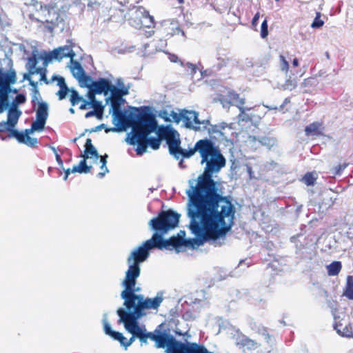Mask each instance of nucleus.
<instances>
[{
    "label": "nucleus",
    "mask_w": 353,
    "mask_h": 353,
    "mask_svg": "<svg viewBox=\"0 0 353 353\" xmlns=\"http://www.w3.org/2000/svg\"><path fill=\"white\" fill-rule=\"evenodd\" d=\"M196 150L201 163H205V166L196 184H191L186 191L190 228L201 241L199 245L212 241L214 246H221L233 225L236 212L230 198L218 192L216 183L212 179L213 174L225 165L226 160L219 147L210 139L197 141Z\"/></svg>",
    "instance_id": "obj_1"
},
{
    "label": "nucleus",
    "mask_w": 353,
    "mask_h": 353,
    "mask_svg": "<svg viewBox=\"0 0 353 353\" xmlns=\"http://www.w3.org/2000/svg\"><path fill=\"white\" fill-rule=\"evenodd\" d=\"M141 128L134 129V134L131 135L128 141L129 144L137 145L136 149L137 154H142L146 152L148 145L153 150H158L160 147L161 140L165 139L169 148L172 149V145L176 135H179L176 130L169 126H161L157 130V138H148V135L156 130L157 122L153 114L143 118Z\"/></svg>",
    "instance_id": "obj_2"
},
{
    "label": "nucleus",
    "mask_w": 353,
    "mask_h": 353,
    "mask_svg": "<svg viewBox=\"0 0 353 353\" xmlns=\"http://www.w3.org/2000/svg\"><path fill=\"white\" fill-rule=\"evenodd\" d=\"M152 341L157 348H166V353H201L204 345L196 343H183L177 341L167 332L155 330L152 335Z\"/></svg>",
    "instance_id": "obj_3"
},
{
    "label": "nucleus",
    "mask_w": 353,
    "mask_h": 353,
    "mask_svg": "<svg viewBox=\"0 0 353 353\" xmlns=\"http://www.w3.org/2000/svg\"><path fill=\"white\" fill-rule=\"evenodd\" d=\"M162 301L163 298L161 296H156L153 299H144L143 295L136 294L134 293L132 297L130 296V297L125 299L123 305L128 311L133 309V313L142 316L144 315L143 310L150 309L157 310Z\"/></svg>",
    "instance_id": "obj_4"
},
{
    "label": "nucleus",
    "mask_w": 353,
    "mask_h": 353,
    "mask_svg": "<svg viewBox=\"0 0 353 353\" xmlns=\"http://www.w3.org/2000/svg\"><path fill=\"white\" fill-rule=\"evenodd\" d=\"M179 218L180 214L171 210L161 211L157 217L150 221V225L155 233L162 235L175 228L178 225Z\"/></svg>",
    "instance_id": "obj_5"
},
{
    "label": "nucleus",
    "mask_w": 353,
    "mask_h": 353,
    "mask_svg": "<svg viewBox=\"0 0 353 353\" xmlns=\"http://www.w3.org/2000/svg\"><path fill=\"white\" fill-rule=\"evenodd\" d=\"M113 112V116L118 120L123 126L131 127L132 132L131 134L134 135V129L141 128L142 121L143 118L148 117L151 113L143 110L139 108H132V111L126 115L121 111V106L119 107L118 110L112 108Z\"/></svg>",
    "instance_id": "obj_6"
},
{
    "label": "nucleus",
    "mask_w": 353,
    "mask_h": 353,
    "mask_svg": "<svg viewBox=\"0 0 353 353\" xmlns=\"http://www.w3.org/2000/svg\"><path fill=\"white\" fill-rule=\"evenodd\" d=\"M16 81L17 77L14 70L8 72L0 70V113L10 106L8 94L11 91L10 84L15 83Z\"/></svg>",
    "instance_id": "obj_7"
},
{
    "label": "nucleus",
    "mask_w": 353,
    "mask_h": 353,
    "mask_svg": "<svg viewBox=\"0 0 353 353\" xmlns=\"http://www.w3.org/2000/svg\"><path fill=\"white\" fill-rule=\"evenodd\" d=\"M120 319L119 322L124 324L125 330L134 336L139 337V334H142L146 332L145 328H142L139 325L138 319L141 316L130 311H126L123 308H119L117 311Z\"/></svg>",
    "instance_id": "obj_8"
},
{
    "label": "nucleus",
    "mask_w": 353,
    "mask_h": 353,
    "mask_svg": "<svg viewBox=\"0 0 353 353\" xmlns=\"http://www.w3.org/2000/svg\"><path fill=\"white\" fill-rule=\"evenodd\" d=\"M141 269L139 265L129 264V268L125 272V277L123 281V285L125 290L121 292V298L124 300L134 296V294L139 290V288H135L137 279L139 276Z\"/></svg>",
    "instance_id": "obj_9"
},
{
    "label": "nucleus",
    "mask_w": 353,
    "mask_h": 353,
    "mask_svg": "<svg viewBox=\"0 0 353 353\" xmlns=\"http://www.w3.org/2000/svg\"><path fill=\"white\" fill-rule=\"evenodd\" d=\"M157 248L153 236L151 239L145 241L142 245L134 250L128 256L127 261L128 264L139 265V263L145 261L150 255V250Z\"/></svg>",
    "instance_id": "obj_10"
},
{
    "label": "nucleus",
    "mask_w": 353,
    "mask_h": 353,
    "mask_svg": "<svg viewBox=\"0 0 353 353\" xmlns=\"http://www.w3.org/2000/svg\"><path fill=\"white\" fill-rule=\"evenodd\" d=\"M153 240H154L157 248L162 250L163 248H169L172 246L177 250L182 246L192 245V240L185 239L179 236H172L169 239L163 240L162 235L158 233L153 234Z\"/></svg>",
    "instance_id": "obj_11"
},
{
    "label": "nucleus",
    "mask_w": 353,
    "mask_h": 353,
    "mask_svg": "<svg viewBox=\"0 0 353 353\" xmlns=\"http://www.w3.org/2000/svg\"><path fill=\"white\" fill-rule=\"evenodd\" d=\"M219 101L223 107H229L230 105L236 106L241 113H244L245 99L240 97L239 94L234 90L228 91L225 94H221L219 97Z\"/></svg>",
    "instance_id": "obj_12"
},
{
    "label": "nucleus",
    "mask_w": 353,
    "mask_h": 353,
    "mask_svg": "<svg viewBox=\"0 0 353 353\" xmlns=\"http://www.w3.org/2000/svg\"><path fill=\"white\" fill-rule=\"evenodd\" d=\"M103 330L105 334L110 336L114 340L118 341L121 345L123 346L125 350H127L129 346H130L134 341L137 336H132L127 339L122 333L113 331L111 328L110 325L106 320L103 321Z\"/></svg>",
    "instance_id": "obj_13"
},
{
    "label": "nucleus",
    "mask_w": 353,
    "mask_h": 353,
    "mask_svg": "<svg viewBox=\"0 0 353 353\" xmlns=\"http://www.w3.org/2000/svg\"><path fill=\"white\" fill-rule=\"evenodd\" d=\"M179 135H176L173 144L172 145V149H170V153L176 159L179 158L180 156H182L183 158H190L192 155L197 152V150H196V143L193 148H190L188 150H185L180 147L181 141L179 138Z\"/></svg>",
    "instance_id": "obj_14"
},
{
    "label": "nucleus",
    "mask_w": 353,
    "mask_h": 353,
    "mask_svg": "<svg viewBox=\"0 0 353 353\" xmlns=\"http://www.w3.org/2000/svg\"><path fill=\"white\" fill-rule=\"evenodd\" d=\"M111 82L105 78H100L97 81H94L90 89L97 94H103L107 95L111 88Z\"/></svg>",
    "instance_id": "obj_15"
},
{
    "label": "nucleus",
    "mask_w": 353,
    "mask_h": 353,
    "mask_svg": "<svg viewBox=\"0 0 353 353\" xmlns=\"http://www.w3.org/2000/svg\"><path fill=\"white\" fill-rule=\"evenodd\" d=\"M334 328L343 337L353 338V326L347 322L336 321Z\"/></svg>",
    "instance_id": "obj_16"
},
{
    "label": "nucleus",
    "mask_w": 353,
    "mask_h": 353,
    "mask_svg": "<svg viewBox=\"0 0 353 353\" xmlns=\"http://www.w3.org/2000/svg\"><path fill=\"white\" fill-rule=\"evenodd\" d=\"M111 93L110 97L108 99L110 100L111 108L118 110L119 106L124 103L125 100L121 94L119 88H117L111 83V88L110 91Z\"/></svg>",
    "instance_id": "obj_17"
},
{
    "label": "nucleus",
    "mask_w": 353,
    "mask_h": 353,
    "mask_svg": "<svg viewBox=\"0 0 353 353\" xmlns=\"http://www.w3.org/2000/svg\"><path fill=\"white\" fill-rule=\"evenodd\" d=\"M21 115V112L18 108L10 105L7 116V121L10 126L14 128Z\"/></svg>",
    "instance_id": "obj_18"
},
{
    "label": "nucleus",
    "mask_w": 353,
    "mask_h": 353,
    "mask_svg": "<svg viewBox=\"0 0 353 353\" xmlns=\"http://www.w3.org/2000/svg\"><path fill=\"white\" fill-rule=\"evenodd\" d=\"M53 50H57V57H55L56 60L61 61L63 58L69 57L71 60H73L74 57L75 56V53L72 49H71L68 46H64L61 47H59L57 48L54 49Z\"/></svg>",
    "instance_id": "obj_19"
},
{
    "label": "nucleus",
    "mask_w": 353,
    "mask_h": 353,
    "mask_svg": "<svg viewBox=\"0 0 353 353\" xmlns=\"http://www.w3.org/2000/svg\"><path fill=\"white\" fill-rule=\"evenodd\" d=\"M90 156V157H94L96 159H98L99 157L98 152L97 151V150L92 143L91 139L88 138L86 139L85 143L84 154H81V157L85 159H88Z\"/></svg>",
    "instance_id": "obj_20"
},
{
    "label": "nucleus",
    "mask_w": 353,
    "mask_h": 353,
    "mask_svg": "<svg viewBox=\"0 0 353 353\" xmlns=\"http://www.w3.org/2000/svg\"><path fill=\"white\" fill-rule=\"evenodd\" d=\"M322 123L319 122H313L305 128V132L307 136L316 135L320 136L323 134L322 132Z\"/></svg>",
    "instance_id": "obj_21"
},
{
    "label": "nucleus",
    "mask_w": 353,
    "mask_h": 353,
    "mask_svg": "<svg viewBox=\"0 0 353 353\" xmlns=\"http://www.w3.org/2000/svg\"><path fill=\"white\" fill-rule=\"evenodd\" d=\"M166 34L167 36L173 37L174 35H177L181 34L183 37H185V34L184 31L181 29L179 26L176 22H171L170 26L166 28Z\"/></svg>",
    "instance_id": "obj_22"
},
{
    "label": "nucleus",
    "mask_w": 353,
    "mask_h": 353,
    "mask_svg": "<svg viewBox=\"0 0 353 353\" xmlns=\"http://www.w3.org/2000/svg\"><path fill=\"white\" fill-rule=\"evenodd\" d=\"M343 295L349 300H353V276H347L346 278L345 286L343 289Z\"/></svg>",
    "instance_id": "obj_23"
},
{
    "label": "nucleus",
    "mask_w": 353,
    "mask_h": 353,
    "mask_svg": "<svg viewBox=\"0 0 353 353\" xmlns=\"http://www.w3.org/2000/svg\"><path fill=\"white\" fill-rule=\"evenodd\" d=\"M298 79L296 77L289 76L285 82L281 85V88L283 90L292 91L296 88Z\"/></svg>",
    "instance_id": "obj_24"
},
{
    "label": "nucleus",
    "mask_w": 353,
    "mask_h": 353,
    "mask_svg": "<svg viewBox=\"0 0 353 353\" xmlns=\"http://www.w3.org/2000/svg\"><path fill=\"white\" fill-rule=\"evenodd\" d=\"M48 117V107L46 102L38 103L36 110V118L47 120Z\"/></svg>",
    "instance_id": "obj_25"
},
{
    "label": "nucleus",
    "mask_w": 353,
    "mask_h": 353,
    "mask_svg": "<svg viewBox=\"0 0 353 353\" xmlns=\"http://www.w3.org/2000/svg\"><path fill=\"white\" fill-rule=\"evenodd\" d=\"M342 269V264L340 261H333L327 266L329 276H337Z\"/></svg>",
    "instance_id": "obj_26"
},
{
    "label": "nucleus",
    "mask_w": 353,
    "mask_h": 353,
    "mask_svg": "<svg viewBox=\"0 0 353 353\" xmlns=\"http://www.w3.org/2000/svg\"><path fill=\"white\" fill-rule=\"evenodd\" d=\"M88 159L83 158V159L79 162V165L77 166H74L72 168V172H79V173H88L90 172L92 166H89L87 165L86 160Z\"/></svg>",
    "instance_id": "obj_27"
},
{
    "label": "nucleus",
    "mask_w": 353,
    "mask_h": 353,
    "mask_svg": "<svg viewBox=\"0 0 353 353\" xmlns=\"http://www.w3.org/2000/svg\"><path fill=\"white\" fill-rule=\"evenodd\" d=\"M96 94L94 91H92L91 89L88 90V92L87 93V97L88 100H85V101H83V103L80 104L79 109L80 110H85L88 108V106L97 101L96 99Z\"/></svg>",
    "instance_id": "obj_28"
},
{
    "label": "nucleus",
    "mask_w": 353,
    "mask_h": 353,
    "mask_svg": "<svg viewBox=\"0 0 353 353\" xmlns=\"http://www.w3.org/2000/svg\"><path fill=\"white\" fill-rule=\"evenodd\" d=\"M41 10L43 12H47L48 16L52 14L54 16L56 17V19H57L59 17V13L57 11V6L55 3L41 5Z\"/></svg>",
    "instance_id": "obj_29"
},
{
    "label": "nucleus",
    "mask_w": 353,
    "mask_h": 353,
    "mask_svg": "<svg viewBox=\"0 0 353 353\" xmlns=\"http://www.w3.org/2000/svg\"><path fill=\"white\" fill-rule=\"evenodd\" d=\"M71 71L72 72L73 76L77 79L79 77L85 73L84 70L83 69L81 65L79 62L77 61H72V67Z\"/></svg>",
    "instance_id": "obj_30"
},
{
    "label": "nucleus",
    "mask_w": 353,
    "mask_h": 353,
    "mask_svg": "<svg viewBox=\"0 0 353 353\" xmlns=\"http://www.w3.org/2000/svg\"><path fill=\"white\" fill-rule=\"evenodd\" d=\"M77 80L79 81L81 87L88 88V90L90 89V87L92 85V83L94 82L91 77L85 74V73H83L82 75L79 77L77 78Z\"/></svg>",
    "instance_id": "obj_31"
},
{
    "label": "nucleus",
    "mask_w": 353,
    "mask_h": 353,
    "mask_svg": "<svg viewBox=\"0 0 353 353\" xmlns=\"http://www.w3.org/2000/svg\"><path fill=\"white\" fill-rule=\"evenodd\" d=\"M70 92L71 94L70 101L72 106H74L79 103L81 104L83 103V101H85V99H84L81 96H80L77 90H71Z\"/></svg>",
    "instance_id": "obj_32"
},
{
    "label": "nucleus",
    "mask_w": 353,
    "mask_h": 353,
    "mask_svg": "<svg viewBox=\"0 0 353 353\" xmlns=\"http://www.w3.org/2000/svg\"><path fill=\"white\" fill-rule=\"evenodd\" d=\"M46 123V120L40 118H36V120L33 121L31 124V130H43L44 129Z\"/></svg>",
    "instance_id": "obj_33"
},
{
    "label": "nucleus",
    "mask_w": 353,
    "mask_h": 353,
    "mask_svg": "<svg viewBox=\"0 0 353 353\" xmlns=\"http://www.w3.org/2000/svg\"><path fill=\"white\" fill-rule=\"evenodd\" d=\"M14 127L10 126L8 123V121H1L0 122V138L1 139H5L6 137H4V133L8 132L9 134H11L12 130H13Z\"/></svg>",
    "instance_id": "obj_34"
},
{
    "label": "nucleus",
    "mask_w": 353,
    "mask_h": 353,
    "mask_svg": "<svg viewBox=\"0 0 353 353\" xmlns=\"http://www.w3.org/2000/svg\"><path fill=\"white\" fill-rule=\"evenodd\" d=\"M27 136V134L14 128L12 130L11 134H8V137H14L19 143H25Z\"/></svg>",
    "instance_id": "obj_35"
},
{
    "label": "nucleus",
    "mask_w": 353,
    "mask_h": 353,
    "mask_svg": "<svg viewBox=\"0 0 353 353\" xmlns=\"http://www.w3.org/2000/svg\"><path fill=\"white\" fill-rule=\"evenodd\" d=\"M348 163L344 162L342 164H339L332 168L330 170V172L334 176L341 175L343 170L348 166Z\"/></svg>",
    "instance_id": "obj_36"
},
{
    "label": "nucleus",
    "mask_w": 353,
    "mask_h": 353,
    "mask_svg": "<svg viewBox=\"0 0 353 353\" xmlns=\"http://www.w3.org/2000/svg\"><path fill=\"white\" fill-rule=\"evenodd\" d=\"M316 178L312 172H307L303 177V182L307 185H312L314 184Z\"/></svg>",
    "instance_id": "obj_37"
},
{
    "label": "nucleus",
    "mask_w": 353,
    "mask_h": 353,
    "mask_svg": "<svg viewBox=\"0 0 353 353\" xmlns=\"http://www.w3.org/2000/svg\"><path fill=\"white\" fill-rule=\"evenodd\" d=\"M26 97L23 94H18L11 103V106L18 108V105L26 102Z\"/></svg>",
    "instance_id": "obj_38"
},
{
    "label": "nucleus",
    "mask_w": 353,
    "mask_h": 353,
    "mask_svg": "<svg viewBox=\"0 0 353 353\" xmlns=\"http://www.w3.org/2000/svg\"><path fill=\"white\" fill-rule=\"evenodd\" d=\"M88 108H92L94 110L98 111L97 113L103 117L104 106L102 105L101 101L97 100L90 104Z\"/></svg>",
    "instance_id": "obj_39"
},
{
    "label": "nucleus",
    "mask_w": 353,
    "mask_h": 353,
    "mask_svg": "<svg viewBox=\"0 0 353 353\" xmlns=\"http://www.w3.org/2000/svg\"><path fill=\"white\" fill-rule=\"evenodd\" d=\"M321 14L319 12L316 13V17L311 25L313 28H319L323 26L324 21L321 19Z\"/></svg>",
    "instance_id": "obj_40"
},
{
    "label": "nucleus",
    "mask_w": 353,
    "mask_h": 353,
    "mask_svg": "<svg viewBox=\"0 0 353 353\" xmlns=\"http://www.w3.org/2000/svg\"><path fill=\"white\" fill-rule=\"evenodd\" d=\"M241 344L243 347H246L248 349L255 348L256 346V343L254 341H253L249 338L242 339V340L241 341Z\"/></svg>",
    "instance_id": "obj_41"
},
{
    "label": "nucleus",
    "mask_w": 353,
    "mask_h": 353,
    "mask_svg": "<svg viewBox=\"0 0 353 353\" xmlns=\"http://www.w3.org/2000/svg\"><path fill=\"white\" fill-rule=\"evenodd\" d=\"M261 37L265 39L268 35V23L267 19H265L261 26Z\"/></svg>",
    "instance_id": "obj_42"
},
{
    "label": "nucleus",
    "mask_w": 353,
    "mask_h": 353,
    "mask_svg": "<svg viewBox=\"0 0 353 353\" xmlns=\"http://www.w3.org/2000/svg\"><path fill=\"white\" fill-rule=\"evenodd\" d=\"M276 141L274 138L270 137H262L261 139L260 140V143L263 145H265L270 148L274 145L276 144Z\"/></svg>",
    "instance_id": "obj_43"
},
{
    "label": "nucleus",
    "mask_w": 353,
    "mask_h": 353,
    "mask_svg": "<svg viewBox=\"0 0 353 353\" xmlns=\"http://www.w3.org/2000/svg\"><path fill=\"white\" fill-rule=\"evenodd\" d=\"M279 60H280V67L281 70L283 72H288L290 68V65L288 61L285 59V57L281 54L279 56Z\"/></svg>",
    "instance_id": "obj_44"
},
{
    "label": "nucleus",
    "mask_w": 353,
    "mask_h": 353,
    "mask_svg": "<svg viewBox=\"0 0 353 353\" xmlns=\"http://www.w3.org/2000/svg\"><path fill=\"white\" fill-rule=\"evenodd\" d=\"M181 118L187 128H192L193 127L192 117L187 113V111H185V113L181 114Z\"/></svg>",
    "instance_id": "obj_45"
},
{
    "label": "nucleus",
    "mask_w": 353,
    "mask_h": 353,
    "mask_svg": "<svg viewBox=\"0 0 353 353\" xmlns=\"http://www.w3.org/2000/svg\"><path fill=\"white\" fill-rule=\"evenodd\" d=\"M40 98H41V95H40L39 90L38 89H32L31 102H32L33 108H35L36 105H37L38 103H40L39 101Z\"/></svg>",
    "instance_id": "obj_46"
},
{
    "label": "nucleus",
    "mask_w": 353,
    "mask_h": 353,
    "mask_svg": "<svg viewBox=\"0 0 353 353\" xmlns=\"http://www.w3.org/2000/svg\"><path fill=\"white\" fill-rule=\"evenodd\" d=\"M152 335L153 332H144L142 334H139V337H137L140 340V341L143 343H147L148 339H150L152 341Z\"/></svg>",
    "instance_id": "obj_47"
},
{
    "label": "nucleus",
    "mask_w": 353,
    "mask_h": 353,
    "mask_svg": "<svg viewBox=\"0 0 353 353\" xmlns=\"http://www.w3.org/2000/svg\"><path fill=\"white\" fill-rule=\"evenodd\" d=\"M117 83L119 86L121 87V88H119V90L122 97L128 94V93H129L128 88L123 86V82L121 79H118Z\"/></svg>",
    "instance_id": "obj_48"
},
{
    "label": "nucleus",
    "mask_w": 353,
    "mask_h": 353,
    "mask_svg": "<svg viewBox=\"0 0 353 353\" xmlns=\"http://www.w3.org/2000/svg\"><path fill=\"white\" fill-rule=\"evenodd\" d=\"M57 50H52V52L46 54L43 58L44 61L48 63L51 61L52 59H55V57H57Z\"/></svg>",
    "instance_id": "obj_49"
},
{
    "label": "nucleus",
    "mask_w": 353,
    "mask_h": 353,
    "mask_svg": "<svg viewBox=\"0 0 353 353\" xmlns=\"http://www.w3.org/2000/svg\"><path fill=\"white\" fill-rule=\"evenodd\" d=\"M69 92V88H61L59 89V90L57 92V95L59 97V100H63L65 98L68 92Z\"/></svg>",
    "instance_id": "obj_50"
},
{
    "label": "nucleus",
    "mask_w": 353,
    "mask_h": 353,
    "mask_svg": "<svg viewBox=\"0 0 353 353\" xmlns=\"http://www.w3.org/2000/svg\"><path fill=\"white\" fill-rule=\"evenodd\" d=\"M37 143H38L37 139L32 138L30 136H27L24 144H26L30 147H35L36 145L37 144Z\"/></svg>",
    "instance_id": "obj_51"
},
{
    "label": "nucleus",
    "mask_w": 353,
    "mask_h": 353,
    "mask_svg": "<svg viewBox=\"0 0 353 353\" xmlns=\"http://www.w3.org/2000/svg\"><path fill=\"white\" fill-rule=\"evenodd\" d=\"M187 113L192 116V121H193V123H195L196 125H200L201 123V121L199 120V114L196 112L195 111H187Z\"/></svg>",
    "instance_id": "obj_52"
},
{
    "label": "nucleus",
    "mask_w": 353,
    "mask_h": 353,
    "mask_svg": "<svg viewBox=\"0 0 353 353\" xmlns=\"http://www.w3.org/2000/svg\"><path fill=\"white\" fill-rule=\"evenodd\" d=\"M33 73L39 74L40 76H41L40 81H45L46 83H48V81H47L46 73H45L44 71L42 70L41 68H36L34 72H31V74H33Z\"/></svg>",
    "instance_id": "obj_53"
},
{
    "label": "nucleus",
    "mask_w": 353,
    "mask_h": 353,
    "mask_svg": "<svg viewBox=\"0 0 353 353\" xmlns=\"http://www.w3.org/2000/svg\"><path fill=\"white\" fill-rule=\"evenodd\" d=\"M98 111L97 110H91L85 113V118H90L91 117H96L97 119L101 120L103 117L97 113Z\"/></svg>",
    "instance_id": "obj_54"
},
{
    "label": "nucleus",
    "mask_w": 353,
    "mask_h": 353,
    "mask_svg": "<svg viewBox=\"0 0 353 353\" xmlns=\"http://www.w3.org/2000/svg\"><path fill=\"white\" fill-rule=\"evenodd\" d=\"M28 63L30 65V69L36 70V66L38 63V60L35 55L28 58Z\"/></svg>",
    "instance_id": "obj_55"
},
{
    "label": "nucleus",
    "mask_w": 353,
    "mask_h": 353,
    "mask_svg": "<svg viewBox=\"0 0 353 353\" xmlns=\"http://www.w3.org/2000/svg\"><path fill=\"white\" fill-rule=\"evenodd\" d=\"M57 85L60 87V88H67V85L65 82V79L63 77H57Z\"/></svg>",
    "instance_id": "obj_56"
},
{
    "label": "nucleus",
    "mask_w": 353,
    "mask_h": 353,
    "mask_svg": "<svg viewBox=\"0 0 353 353\" xmlns=\"http://www.w3.org/2000/svg\"><path fill=\"white\" fill-rule=\"evenodd\" d=\"M259 17H260V13L258 12L255 14V15L254 16V17L252 18V26L253 27L257 26Z\"/></svg>",
    "instance_id": "obj_57"
},
{
    "label": "nucleus",
    "mask_w": 353,
    "mask_h": 353,
    "mask_svg": "<svg viewBox=\"0 0 353 353\" xmlns=\"http://www.w3.org/2000/svg\"><path fill=\"white\" fill-rule=\"evenodd\" d=\"M101 169L102 172H99L97 174V176L99 178H103L105 176V174L109 172V170L106 166L102 167V165H101Z\"/></svg>",
    "instance_id": "obj_58"
},
{
    "label": "nucleus",
    "mask_w": 353,
    "mask_h": 353,
    "mask_svg": "<svg viewBox=\"0 0 353 353\" xmlns=\"http://www.w3.org/2000/svg\"><path fill=\"white\" fill-rule=\"evenodd\" d=\"M137 11H139L145 17L149 16V12L143 6H139L137 8Z\"/></svg>",
    "instance_id": "obj_59"
},
{
    "label": "nucleus",
    "mask_w": 353,
    "mask_h": 353,
    "mask_svg": "<svg viewBox=\"0 0 353 353\" xmlns=\"http://www.w3.org/2000/svg\"><path fill=\"white\" fill-rule=\"evenodd\" d=\"M54 151L55 152V157H56V161L58 163V164L61 166V167H63V161L60 157V155L56 152L55 149L54 148Z\"/></svg>",
    "instance_id": "obj_60"
},
{
    "label": "nucleus",
    "mask_w": 353,
    "mask_h": 353,
    "mask_svg": "<svg viewBox=\"0 0 353 353\" xmlns=\"http://www.w3.org/2000/svg\"><path fill=\"white\" fill-rule=\"evenodd\" d=\"M101 158V165H102V167H105V165L107 163V158H108V155L107 154H105L103 156H101L100 157Z\"/></svg>",
    "instance_id": "obj_61"
},
{
    "label": "nucleus",
    "mask_w": 353,
    "mask_h": 353,
    "mask_svg": "<svg viewBox=\"0 0 353 353\" xmlns=\"http://www.w3.org/2000/svg\"><path fill=\"white\" fill-rule=\"evenodd\" d=\"M29 84L33 88L32 89H38L37 88V82L33 81L32 80L29 81Z\"/></svg>",
    "instance_id": "obj_62"
},
{
    "label": "nucleus",
    "mask_w": 353,
    "mask_h": 353,
    "mask_svg": "<svg viewBox=\"0 0 353 353\" xmlns=\"http://www.w3.org/2000/svg\"><path fill=\"white\" fill-rule=\"evenodd\" d=\"M299 65V59L297 58H294L292 61V65L294 68L298 67Z\"/></svg>",
    "instance_id": "obj_63"
},
{
    "label": "nucleus",
    "mask_w": 353,
    "mask_h": 353,
    "mask_svg": "<svg viewBox=\"0 0 353 353\" xmlns=\"http://www.w3.org/2000/svg\"><path fill=\"white\" fill-rule=\"evenodd\" d=\"M119 130H120V129H117V128H106V129L105 130V132H106V133H108V132H110V131H112V132H117V131H119Z\"/></svg>",
    "instance_id": "obj_64"
}]
</instances>
